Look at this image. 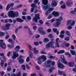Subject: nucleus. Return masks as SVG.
Wrapping results in <instances>:
<instances>
[{
    "mask_svg": "<svg viewBox=\"0 0 76 76\" xmlns=\"http://www.w3.org/2000/svg\"><path fill=\"white\" fill-rule=\"evenodd\" d=\"M19 13L18 11L14 12L13 11H9L8 13V15L10 18H15L19 16Z\"/></svg>",
    "mask_w": 76,
    "mask_h": 76,
    "instance_id": "obj_1",
    "label": "nucleus"
},
{
    "mask_svg": "<svg viewBox=\"0 0 76 76\" xmlns=\"http://www.w3.org/2000/svg\"><path fill=\"white\" fill-rule=\"evenodd\" d=\"M63 19V18L61 17H59V18L56 19V22L53 24V26L55 27H58L59 25H60L61 20Z\"/></svg>",
    "mask_w": 76,
    "mask_h": 76,
    "instance_id": "obj_2",
    "label": "nucleus"
},
{
    "mask_svg": "<svg viewBox=\"0 0 76 76\" xmlns=\"http://www.w3.org/2000/svg\"><path fill=\"white\" fill-rule=\"evenodd\" d=\"M35 17H34L33 18V21H34L36 23H38L37 20L41 19V18L39 17V14H35Z\"/></svg>",
    "mask_w": 76,
    "mask_h": 76,
    "instance_id": "obj_3",
    "label": "nucleus"
},
{
    "mask_svg": "<svg viewBox=\"0 0 76 76\" xmlns=\"http://www.w3.org/2000/svg\"><path fill=\"white\" fill-rule=\"evenodd\" d=\"M53 44H54V42L53 41L51 42L46 45V48L48 49V48H50L51 47L52 48H54V45H53Z\"/></svg>",
    "mask_w": 76,
    "mask_h": 76,
    "instance_id": "obj_4",
    "label": "nucleus"
},
{
    "mask_svg": "<svg viewBox=\"0 0 76 76\" xmlns=\"http://www.w3.org/2000/svg\"><path fill=\"white\" fill-rule=\"evenodd\" d=\"M60 59L61 60V61L63 63H64L65 64H67V62L66 61V60L64 58V56L62 55L60 57Z\"/></svg>",
    "mask_w": 76,
    "mask_h": 76,
    "instance_id": "obj_5",
    "label": "nucleus"
},
{
    "mask_svg": "<svg viewBox=\"0 0 76 76\" xmlns=\"http://www.w3.org/2000/svg\"><path fill=\"white\" fill-rule=\"evenodd\" d=\"M51 61L50 60L47 61L45 64V65L46 68H48L50 67Z\"/></svg>",
    "mask_w": 76,
    "mask_h": 76,
    "instance_id": "obj_6",
    "label": "nucleus"
},
{
    "mask_svg": "<svg viewBox=\"0 0 76 76\" xmlns=\"http://www.w3.org/2000/svg\"><path fill=\"white\" fill-rule=\"evenodd\" d=\"M31 6L32 7L30 10V12L31 13H32V12L34 11V9H35V8H37V6L36 5V4L34 3L31 4Z\"/></svg>",
    "mask_w": 76,
    "mask_h": 76,
    "instance_id": "obj_7",
    "label": "nucleus"
},
{
    "mask_svg": "<svg viewBox=\"0 0 76 76\" xmlns=\"http://www.w3.org/2000/svg\"><path fill=\"white\" fill-rule=\"evenodd\" d=\"M42 29H43V27H39L38 29L39 31V33L42 34V35H45V32L43 31Z\"/></svg>",
    "mask_w": 76,
    "mask_h": 76,
    "instance_id": "obj_8",
    "label": "nucleus"
},
{
    "mask_svg": "<svg viewBox=\"0 0 76 76\" xmlns=\"http://www.w3.org/2000/svg\"><path fill=\"white\" fill-rule=\"evenodd\" d=\"M19 57V54L16 52H14L13 53V56L12 57L13 59H15L16 57Z\"/></svg>",
    "mask_w": 76,
    "mask_h": 76,
    "instance_id": "obj_9",
    "label": "nucleus"
},
{
    "mask_svg": "<svg viewBox=\"0 0 76 76\" xmlns=\"http://www.w3.org/2000/svg\"><path fill=\"white\" fill-rule=\"evenodd\" d=\"M58 3V1H56V0H53L52 2V3L51 4V6H56L57 5Z\"/></svg>",
    "mask_w": 76,
    "mask_h": 76,
    "instance_id": "obj_10",
    "label": "nucleus"
},
{
    "mask_svg": "<svg viewBox=\"0 0 76 76\" xmlns=\"http://www.w3.org/2000/svg\"><path fill=\"white\" fill-rule=\"evenodd\" d=\"M13 6H14V3H12L10 5L9 4H8L6 7V10L7 11L10 9V7H12Z\"/></svg>",
    "mask_w": 76,
    "mask_h": 76,
    "instance_id": "obj_11",
    "label": "nucleus"
},
{
    "mask_svg": "<svg viewBox=\"0 0 76 76\" xmlns=\"http://www.w3.org/2000/svg\"><path fill=\"white\" fill-rule=\"evenodd\" d=\"M0 47L3 48L4 49H5L6 48V44L3 42H0Z\"/></svg>",
    "mask_w": 76,
    "mask_h": 76,
    "instance_id": "obj_12",
    "label": "nucleus"
},
{
    "mask_svg": "<svg viewBox=\"0 0 76 76\" xmlns=\"http://www.w3.org/2000/svg\"><path fill=\"white\" fill-rule=\"evenodd\" d=\"M67 64L69 67H73L75 66V62H69L67 63Z\"/></svg>",
    "mask_w": 76,
    "mask_h": 76,
    "instance_id": "obj_13",
    "label": "nucleus"
},
{
    "mask_svg": "<svg viewBox=\"0 0 76 76\" xmlns=\"http://www.w3.org/2000/svg\"><path fill=\"white\" fill-rule=\"evenodd\" d=\"M58 67L59 68H61V69L64 67V66L63 65V64L60 63L58 62Z\"/></svg>",
    "mask_w": 76,
    "mask_h": 76,
    "instance_id": "obj_14",
    "label": "nucleus"
},
{
    "mask_svg": "<svg viewBox=\"0 0 76 76\" xmlns=\"http://www.w3.org/2000/svg\"><path fill=\"white\" fill-rule=\"evenodd\" d=\"M53 15H54L55 17H58L59 16V13L58 12L53 11L52 13Z\"/></svg>",
    "mask_w": 76,
    "mask_h": 76,
    "instance_id": "obj_15",
    "label": "nucleus"
},
{
    "mask_svg": "<svg viewBox=\"0 0 76 76\" xmlns=\"http://www.w3.org/2000/svg\"><path fill=\"white\" fill-rule=\"evenodd\" d=\"M42 1L44 5H47L48 4V0H42Z\"/></svg>",
    "mask_w": 76,
    "mask_h": 76,
    "instance_id": "obj_16",
    "label": "nucleus"
},
{
    "mask_svg": "<svg viewBox=\"0 0 76 76\" xmlns=\"http://www.w3.org/2000/svg\"><path fill=\"white\" fill-rule=\"evenodd\" d=\"M42 7L43 9L45 10H47V9H48V8H49L50 6V5H48L47 6H45L44 5H42Z\"/></svg>",
    "mask_w": 76,
    "mask_h": 76,
    "instance_id": "obj_17",
    "label": "nucleus"
},
{
    "mask_svg": "<svg viewBox=\"0 0 76 76\" xmlns=\"http://www.w3.org/2000/svg\"><path fill=\"white\" fill-rule=\"evenodd\" d=\"M66 4L69 7H70L72 4V2H70L69 1H68L66 2Z\"/></svg>",
    "mask_w": 76,
    "mask_h": 76,
    "instance_id": "obj_18",
    "label": "nucleus"
},
{
    "mask_svg": "<svg viewBox=\"0 0 76 76\" xmlns=\"http://www.w3.org/2000/svg\"><path fill=\"white\" fill-rule=\"evenodd\" d=\"M33 50H34V53L35 54H38V53H39V51L38 50H37L35 47L34 48Z\"/></svg>",
    "mask_w": 76,
    "mask_h": 76,
    "instance_id": "obj_19",
    "label": "nucleus"
},
{
    "mask_svg": "<svg viewBox=\"0 0 76 76\" xmlns=\"http://www.w3.org/2000/svg\"><path fill=\"white\" fill-rule=\"evenodd\" d=\"M19 49H20V46L19 45L16 46L15 48V50L16 51H19Z\"/></svg>",
    "mask_w": 76,
    "mask_h": 76,
    "instance_id": "obj_20",
    "label": "nucleus"
},
{
    "mask_svg": "<svg viewBox=\"0 0 76 76\" xmlns=\"http://www.w3.org/2000/svg\"><path fill=\"white\" fill-rule=\"evenodd\" d=\"M19 62L20 64H23L24 63V60L22 58L19 59Z\"/></svg>",
    "mask_w": 76,
    "mask_h": 76,
    "instance_id": "obj_21",
    "label": "nucleus"
},
{
    "mask_svg": "<svg viewBox=\"0 0 76 76\" xmlns=\"http://www.w3.org/2000/svg\"><path fill=\"white\" fill-rule=\"evenodd\" d=\"M11 24L9 23H8L6 25L5 28L7 30L9 29V26H10Z\"/></svg>",
    "mask_w": 76,
    "mask_h": 76,
    "instance_id": "obj_22",
    "label": "nucleus"
},
{
    "mask_svg": "<svg viewBox=\"0 0 76 76\" xmlns=\"http://www.w3.org/2000/svg\"><path fill=\"white\" fill-rule=\"evenodd\" d=\"M16 20L17 21H18V22H19L20 23H22V22H23V20L21 19V18H16Z\"/></svg>",
    "mask_w": 76,
    "mask_h": 76,
    "instance_id": "obj_23",
    "label": "nucleus"
},
{
    "mask_svg": "<svg viewBox=\"0 0 76 76\" xmlns=\"http://www.w3.org/2000/svg\"><path fill=\"white\" fill-rule=\"evenodd\" d=\"M41 58L43 59V61H45L47 59V58H46V56L45 55H42L41 56Z\"/></svg>",
    "mask_w": 76,
    "mask_h": 76,
    "instance_id": "obj_24",
    "label": "nucleus"
},
{
    "mask_svg": "<svg viewBox=\"0 0 76 76\" xmlns=\"http://www.w3.org/2000/svg\"><path fill=\"white\" fill-rule=\"evenodd\" d=\"M8 42H10L11 43H12V44H14L15 43V41H13V40L10 39H9L8 40Z\"/></svg>",
    "mask_w": 76,
    "mask_h": 76,
    "instance_id": "obj_25",
    "label": "nucleus"
},
{
    "mask_svg": "<svg viewBox=\"0 0 76 76\" xmlns=\"http://www.w3.org/2000/svg\"><path fill=\"white\" fill-rule=\"evenodd\" d=\"M5 35V33L3 32H0V37H3Z\"/></svg>",
    "mask_w": 76,
    "mask_h": 76,
    "instance_id": "obj_26",
    "label": "nucleus"
},
{
    "mask_svg": "<svg viewBox=\"0 0 76 76\" xmlns=\"http://www.w3.org/2000/svg\"><path fill=\"white\" fill-rule=\"evenodd\" d=\"M29 53L30 54L29 55L30 58H32V57H33V55L32 54V53L31 51H29Z\"/></svg>",
    "mask_w": 76,
    "mask_h": 76,
    "instance_id": "obj_27",
    "label": "nucleus"
},
{
    "mask_svg": "<svg viewBox=\"0 0 76 76\" xmlns=\"http://www.w3.org/2000/svg\"><path fill=\"white\" fill-rule=\"evenodd\" d=\"M65 55H66L67 56H68V57H71V55L69 53V52H67L65 53Z\"/></svg>",
    "mask_w": 76,
    "mask_h": 76,
    "instance_id": "obj_28",
    "label": "nucleus"
},
{
    "mask_svg": "<svg viewBox=\"0 0 76 76\" xmlns=\"http://www.w3.org/2000/svg\"><path fill=\"white\" fill-rule=\"evenodd\" d=\"M58 73L60 75H61L64 73V72L63 71H61L60 70H58Z\"/></svg>",
    "mask_w": 76,
    "mask_h": 76,
    "instance_id": "obj_29",
    "label": "nucleus"
},
{
    "mask_svg": "<svg viewBox=\"0 0 76 76\" xmlns=\"http://www.w3.org/2000/svg\"><path fill=\"white\" fill-rule=\"evenodd\" d=\"M54 67H51L50 68V69L49 70V73H51L52 72V71H53V70L54 69Z\"/></svg>",
    "mask_w": 76,
    "mask_h": 76,
    "instance_id": "obj_30",
    "label": "nucleus"
},
{
    "mask_svg": "<svg viewBox=\"0 0 76 76\" xmlns=\"http://www.w3.org/2000/svg\"><path fill=\"white\" fill-rule=\"evenodd\" d=\"M64 52L65 51L64 50H62L58 51V52L57 54H62L63 53H64Z\"/></svg>",
    "mask_w": 76,
    "mask_h": 76,
    "instance_id": "obj_31",
    "label": "nucleus"
},
{
    "mask_svg": "<svg viewBox=\"0 0 76 76\" xmlns=\"http://www.w3.org/2000/svg\"><path fill=\"white\" fill-rule=\"evenodd\" d=\"M12 69V68L11 67V66H8L7 68V72H10L11 70Z\"/></svg>",
    "mask_w": 76,
    "mask_h": 76,
    "instance_id": "obj_32",
    "label": "nucleus"
},
{
    "mask_svg": "<svg viewBox=\"0 0 76 76\" xmlns=\"http://www.w3.org/2000/svg\"><path fill=\"white\" fill-rule=\"evenodd\" d=\"M7 47H9L10 48H12L14 47V45H11L10 44H8V45H7Z\"/></svg>",
    "mask_w": 76,
    "mask_h": 76,
    "instance_id": "obj_33",
    "label": "nucleus"
},
{
    "mask_svg": "<svg viewBox=\"0 0 76 76\" xmlns=\"http://www.w3.org/2000/svg\"><path fill=\"white\" fill-rule=\"evenodd\" d=\"M21 67L23 70H25L26 68H25V65H21Z\"/></svg>",
    "mask_w": 76,
    "mask_h": 76,
    "instance_id": "obj_34",
    "label": "nucleus"
},
{
    "mask_svg": "<svg viewBox=\"0 0 76 76\" xmlns=\"http://www.w3.org/2000/svg\"><path fill=\"white\" fill-rule=\"evenodd\" d=\"M4 61L3 60H1V66H4Z\"/></svg>",
    "mask_w": 76,
    "mask_h": 76,
    "instance_id": "obj_35",
    "label": "nucleus"
},
{
    "mask_svg": "<svg viewBox=\"0 0 76 76\" xmlns=\"http://www.w3.org/2000/svg\"><path fill=\"white\" fill-rule=\"evenodd\" d=\"M59 37L61 39H63L64 38V34H61L59 35Z\"/></svg>",
    "mask_w": 76,
    "mask_h": 76,
    "instance_id": "obj_36",
    "label": "nucleus"
},
{
    "mask_svg": "<svg viewBox=\"0 0 76 76\" xmlns=\"http://www.w3.org/2000/svg\"><path fill=\"white\" fill-rule=\"evenodd\" d=\"M64 40H65V41H69V40L70 39V38L68 37H66L64 38Z\"/></svg>",
    "mask_w": 76,
    "mask_h": 76,
    "instance_id": "obj_37",
    "label": "nucleus"
},
{
    "mask_svg": "<svg viewBox=\"0 0 76 76\" xmlns=\"http://www.w3.org/2000/svg\"><path fill=\"white\" fill-rule=\"evenodd\" d=\"M70 52L72 54V55H73V56H74L75 54V51L73 50H70Z\"/></svg>",
    "mask_w": 76,
    "mask_h": 76,
    "instance_id": "obj_38",
    "label": "nucleus"
},
{
    "mask_svg": "<svg viewBox=\"0 0 76 76\" xmlns=\"http://www.w3.org/2000/svg\"><path fill=\"white\" fill-rule=\"evenodd\" d=\"M55 47H58V48H59V47H60V46H59V45H58V43L57 42H56Z\"/></svg>",
    "mask_w": 76,
    "mask_h": 76,
    "instance_id": "obj_39",
    "label": "nucleus"
},
{
    "mask_svg": "<svg viewBox=\"0 0 76 76\" xmlns=\"http://www.w3.org/2000/svg\"><path fill=\"white\" fill-rule=\"evenodd\" d=\"M10 55L12 56V52H9L7 54V56H9Z\"/></svg>",
    "mask_w": 76,
    "mask_h": 76,
    "instance_id": "obj_40",
    "label": "nucleus"
},
{
    "mask_svg": "<svg viewBox=\"0 0 76 76\" xmlns=\"http://www.w3.org/2000/svg\"><path fill=\"white\" fill-rule=\"evenodd\" d=\"M44 42H48V39L47 38H45L44 39Z\"/></svg>",
    "mask_w": 76,
    "mask_h": 76,
    "instance_id": "obj_41",
    "label": "nucleus"
},
{
    "mask_svg": "<svg viewBox=\"0 0 76 76\" xmlns=\"http://www.w3.org/2000/svg\"><path fill=\"white\" fill-rule=\"evenodd\" d=\"M34 45H35L37 46V45H39V43L37 42H34Z\"/></svg>",
    "mask_w": 76,
    "mask_h": 76,
    "instance_id": "obj_42",
    "label": "nucleus"
},
{
    "mask_svg": "<svg viewBox=\"0 0 76 76\" xmlns=\"http://www.w3.org/2000/svg\"><path fill=\"white\" fill-rule=\"evenodd\" d=\"M61 7L62 9H66V5H63L61 6Z\"/></svg>",
    "mask_w": 76,
    "mask_h": 76,
    "instance_id": "obj_43",
    "label": "nucleus"
},
{
    "mask_svg": "<svg viewBox=\"0 0 76 76\" xmlns=\"http://www.w3.org/2000/svg\"><path fill=\"white\" fill-rule=\"evenodd\" d=\"M28 31L30 35H32V31H31V29H28Z\"/></svg>",
    "mask_w": 76,
    "mask_h": 76,
    "instance_id": "obj_44",
    "label": "nucleus"
},
{
    "mask_svg": "<svg viewBox=\"0 0 76 76\" xmlns=\"http://www.w3.org/2000/svg\"><path fill=\"white\" fill-rule=\"evenodd\" d=\"M38 1L39 0H35L34 1V3H35L34 4H37V3H38Z\"/></svg>",
    "mask_w": 76,
    "mask_h": 76,
    "instance_id": "obj_45",
    "label": "nucleus"
},
{
    "mask_svg": "<svg viewBox=\"0 0 76 76\" xmlns=\"http://www.w3.org/2000/svg\"><path fill=\"white\" fill-rule=\"evenodd\" d=\"M40 37V35L38 34H36L35 35V38H39Z\"/></svg>",
    "mask_w": 76,
    "mask_h": 76,
    "instance_id": "obj_46",
    "label": "nucleus"
},
{
    "mask_svg": "<svg viewBox=\"0 0 76 76\" xmlns=\"http://www.w3.org/2000/svg\"><path fill=\"white\" fill-rule=\"evenodd\" d=\"M28 47L30 48V49L31 50H32V47L31 46V45H28Z\"/></svg>",
    "mask_w": 76,
    "mask_h": 76,
    "instance_id": "obj_47",
    "label": "nucleus"
},
{
    "mask_svg": "<svg viewBox=\"0 0 76 76\" xmlns=\"http://www.w3.org/2000/svg\"><path fill=\"white\" fill-rule=\"evenodd\" d=\"M66 34L68 35V36H70V32L68 31H66Z\"/></svg>",
    "mask_w": 76,
    "mask_h": 76,
    "instance_id": "obj_48",
    "label": "nucleus"
},
{
    "mask_svg": "<svg viewBox=\"0 0 76 76\" xmlns=\"http://www.w3.org/2000/svg\"><path fill=\"white\" fill-rule=\"evenodd\" d=\"M71 22V20H69L68 21H67V25H69L70 23Z\"/></svg>",
    "mask_w": 76,
    "mask_h": 76,
    "instance_id": "obj_49",
    "label": "nucleus"
},
{
    "mask_svg": "<svg viewBox=\"0 0 76 76\" xmlns=\"http://www.w3.org/2000/svg\"><path fill=\"white\" fill-rule=\"evenodd\" d=\"M22 19L23 20H26V17L25 16H23L21 17Z\"/></svg>",
    "mask_w": 76,
    "mask_h": 76,
    "instance_id": "obj_50",
    "label": "nucleus"
},
{
    "mask_svg": "<svg viewBox=\"0 0 76 76\" xmlns=\"http://www.w3.org/2000/svg\"><path fill=\"white\" fill-rule=\"evenodd\" d=\"M12 37L13 38V40H15V39H16V36H15V35H12Z\"/></svg>",
    "mask_w": 76,
    "mask_h": 76,
    "instance_id": "obj_51",
    "label": "nucleus"
},
{
    "mask_svg": "<svg viewBox=\"0 0 76 76\" xmlns=\"http://www.w3.org/2000/svg\"><path fill=\"white\" fill-rule=\"evenodd\" d=\"M23 15H27V12H23L22 13Z\"/></svg>",
    "mask_w": 76,
    "mask_h": 76,
    "instance_id": "obj_52",
    "label": "nucleus"
},
{
    "mask_svg": "<svg viewBox=\"0 0 76 76\" xmlns=\"http://www.w3.org/2000/svg\"><path fill=\"white\" fill-rule=\"evenodd\" d=\"M0 74H1V76H3V75H4V72H0Z\"/></svg>",
    "mask_w": 76,
    "mask_h": 76,
    "instance_id": "obj_53",
    "label": "nucleus"
},
{
    "mask_svg": "<svg viewBox=\"0 0 76 76\" xmlns=\"http://www.w3.org/2000/svg\"><path fill=\"white\" fill-rule=\"evenodd\" d=\"M41 53L42 54H46V52H45V51H43V50H42V51L41 52Z\"/></svg>",
    "mask_w": 76,
    "mask_h": 76,
    "instance_id": "obj_54",
    "label": "nucleus"
},
{
    "mask_svg": "<svg viewBox=\"0 0 76 76\" xmlns=\"http://www.w3.org/2000/svg\"><path fill=\"white\" fill-rule=\"evenodd\" d=\"M54 32L55 33L57 31V28H54L53 29Z\"/></svg>",
    "mask_w": 76,
    "mask_h": 76,
    "instance_id": "obj_55",
    "label": "nucleus"
},
{
    "mask_svg": "<svg viewBox=\"0 0 76 76\" xmlns=\"http://www.w3.org/2000/svg\"><path fill=\"white\" fill-rule=\"evenodd\" d=\"M70 45L69 43H66L65 44V47H67Z\"/></svg>",
    "mask_w": 76,
    "mask_h": 76,
    "instance_id": "obj_56",
    "label": "nucleus"
},
{
    "mask_svg": "<svg viewBox=\"0 0 76 76\" xmlns=\"http://www.w3.org/2000/svg\"><path fill=\"white\" fill-rule=\"evenodd\" d=\"M9 37V35L7 34V35L6 37H5L6 39H8Z\"/></svg>",
    "mask_w": 76,
    "mask_h": 76,
    "instance_id": "obj_57",
    "label": "nucleus"
},
{
    "mask_svg": "<svg viewBox=\"0 0 76 76\" xmlns=\"http://www.w3.org/2000/svg\"><path fill=\"white\" fill-rule=\"evenodd\" d=\"M27 19L28 20H31V17L29 16H27Z\"/></svg>",
    "mask_w": 76,
    "mask_h": 76,
    "instance_id": "obj_58",
    "label": "nucleus"
},
{
    "mask_svg": "<svg viewBox=\"0 0 76 76\" xmlns=\"http://www.w3.org/2000/svg\"><path fill=\"white\" fill-rule=\"evenodd\" d=\"M19 30V28H16L15 30V33H18V31Z\"/></svg>",
    "mask_w": 76,
    "mask_h": 76,
    "instance_id": "obj_59",
    "label": "nucleus"
},
{
    "mask_svg": "<svg viewBox=\"0 0 76 76\" xmlns=\"http://www.w3.org/2000/svg\"><path fill=\"white\" fill-rule=\"evenodd\" d=\"M72 26H68V29H69V30H70V29H72Z\"/></svg>",
    "mask_w": 76,
    "mask_h": 76,
    "instance_id": "obj_60",
    "label": "nucleus"
},
{
    "mask_svg": "<svg viewBox=\"0 0 76 76\" xmlns=\"http://www.w3.org/2000/svg\"><path fill=\"white\" fill-rule=\"evenodd\" d=\"M53 10H54V8H50L49 9V11H53Z\"/></svg>",
    "mask_w": 76,
    "mask_h": 76,
    "instance_id": "obj_61",
    "label": "nucleus"
},
{
    "mask_svg": "<svg viewBox=\"0 0 76 76\" xmlns=\"http://www.w3.org/2000/svg\"><path fill=\"white\" fill-rule=\"evenodd\" d=\"M48 37H50V38H53V34H49Z\"/></svg>",
    "mask_w": 76,
    "mask_h": 76,
    "instance_id": "obj_62",
    "label": "nucleus"
},
{
    "mask_svg": "<svg viewBox=\"0 0 76 76\" xmlns=\"http://www.w3.org/2000/svg\"><path fill=\"white\" fill-rule=\"evenodd\" d=\"M47 31L48 32H51V29H48L47 30Z\"/></svg>",
    "mask_w": 76,
    "mask_h": 76,
    "instance_id": "obj_63",
    "label": "nucleus"
},
{
    "mask_svg": "<svg viewBox=\"0 0 76 76\" xmlns=\"http://www.w3.org/2000/svg\"><path fill=\"white\" fill-rule=\"evenodd\" d=\"M31 76H37L36 74H31Z\"/></svg>",
    "mask_w": 76,
    "mask_h": 76,
    "instance_id": "obj_64",
    "label": "nucleus"
}]
</instances>
